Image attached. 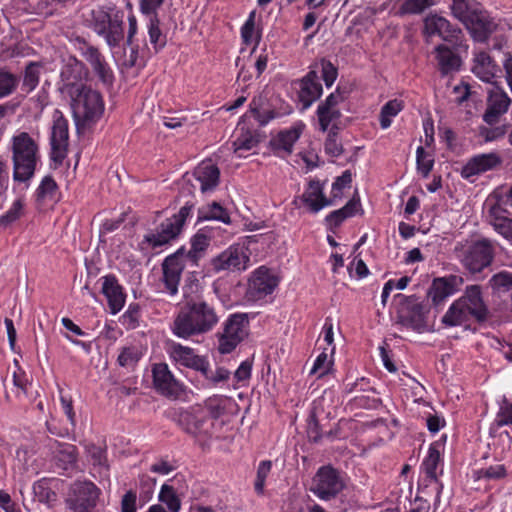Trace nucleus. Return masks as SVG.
Wrapping results in <instances>:
<instances>
[{"mask_svg": "<svg viewBox=\"0 0 512 512\" xmlns=\"http://www.w3.org/2000/svg\"><path fill=\"white\" fill-rule=\"evenodd\" d=\"M203 377L212 385H217L221 382H225L230 377V371L224 367H217L215 372L210 369V363L207 360L206 373H201Z\"/></svg>", "mask_w": 512, "mask_h": 512, "instance_id": "obj_55", "label": "nucleus"}, {"mask_svg": "<svg viewBox=\"0 0 512 512\" xmlns=\"http://www.w3.org/2000/svg\"><path fill=\"white\" fill-rule=\"evenodd\" d=\"M489 310L482 296L480 285H468L463 295L455 300L442 317V323L448 327L460 326L474 318L483 322L488 318Z\"/></svg>", "mask_w": 512, "mask_h": 512, "instance_id": "obj_2", "label": "nucleus"}, {"mask_svg": "<svg viewBox=\"0 0 512 512\" xmlns=\"http://www.w3.org/2000/svg\"><path fill=\"white\" fill-rule=\"evenodd\" d=\"M13 163V180L26 183L33 178L40 159L39 146L27 132L18 131L10 141Z\"/></svg>", "mask_w": 512, "mask_h": 512, "instance_id": "obj_3", "label": "nucleus"}, {"mask_svg": "<svg viewBox=\"0 0 512 512\" xmlns=\"http://www.w3.org/2000/svg\"><path fill=\"white\" fill-rule=\"evenodd\" d=\"M277 279L264 267L258 268L249 283L248 296L258 301L270 295L277 287Z\"/></svg>", "mask_w": 512, "mask_h": 512, "instance_id": "obj_21", "label": "nucleus"}, {"mask_svg": "<svg viewBox=\"0 0 512 512\" xmlns=\"http://www.w3.org/2000/svg\"><path fill=\"white\" fill-rule=\"evenodd\" d=\"M158 499L167 506L169 512H179L181 508V501L172 486L163 484L159 492Z\"/></svg>", "mask_w": 512, "mask_h": 512, "instance_id": "obj_44", "label": "nucleus"}, {"mask_svg": "<svg viewBox=\"0 0 512 512\" xmlns=\"http://www.w3.org/2000/svg\"><path fill=\"white\" fill-rule=\"evenodd\" d=\"M477 474L478 478L501 479L506 476V469L504 465L498 464L480 469Z\"/></svg>", "mask_w": 512, "mask_h": 512, "instance_id": "obj_62", "label": "nucleus"}, {"mask_svg": "<svg viewBox=\"0 0 512 512\" xmlns=\"http://www.w3.org/2000/svg\"><path fill=\"white\" fill-rule=\"evenodd\" d=\"M86 452L88 460L91 462L93 467L98 470L101 475H107L109 466L107 463L106 450L95 444H88L86 446Z\"/></svg>", "mask_w": 512, "mask_h": 512, "instance_id": "obj_40", "label": "nucleus"}, {"mask_svg": "<svg viewBox=\"0 0 512 512\" xmlns=\"http://www.w3.org/2000/svg\"><path fill=\"white\" fill-rule=\"evenodd\" d=\"M322 94V85L318 81V75L315 71H310L301 81L299 98L304 108H308Z\"/></svg>", "mask_w": 512, "mask_h": 512, "instance_id": "obj_30", "label": "nucleus"}, {"mask_svg": "<svg viewBox=\"0 0 512 512\" xmlns=\"http://www.w3.org/2000/svg\"><path fill=\"white\" fill-rule=\"evenodd\" d=\"M507 214L508 211L503 206L501 198H497V201L494 203H488L486 220L493 228L504 221L508 217Z\"/></svg>", "mask_w": 512, "mask_h": 512, "instance_id": "obj_46", "label": "nucleus"}, {"mask_svg": "<svg viewBox=\"0 0 512 512\" xmlns=\"http://www.w3.org/2000/svg\"><path fill=\"white\" fill-rule=\"evenodd\" d=\"M24 209V201L21 198L16 199L11 207L0 216V226L7 227L11 225L13 222L18 220L22 214Z\"/></svg>", "mask_w": 512, "mask_h": 512, "instance_id": "obj_51", "label": "nucleus"}, {"mask_svg": "<svg viewBox=\"0 0 512 512\" xmlns=\"http://www.w3.org/2000/svg\"><path fill=\"white\" fill-rule=\"evenodd\" d=\"M351 182L352 175L350 171H344L342 175L337 177L335 182L332 184V198H340L342 196L343 189L350 187Z\"/></svg>", "mask_w": 512, "mask_h": 512, "instance_id": "obj_58", "label": "nucleus"}, {"mask_svg": "<svg viewBox=\"0 0 512 512\" xmlns=\"http://www.w3.org/2000/svg\"><path fill=\"white\" fill-rule=\"evenodd\" d=\"M437 68L442 76L458 72L462 65L461 57L445 44H439L434 48Z\"/></svg>", "mask_w": 512, "mask_h": 512, "instance_id": "obj_28", "label": "nucleus"}, {"mask_svg": "<svg viewBox=\"0 0 512 512\" xmlns=\"http://www.w3.org/2000/svg\"><path fill=\"white\" fill-rule=\"evenodd\" d=\"M33 491L41 502L49 503L56 498L55 492H53L43 480L34 484Z\"/></svg>", "mask_w": 512, "mask_h": 512, "instance_id": "obj_59", "label": "nucleus"}, {"mask_svg": "<svg viewBox=\"0 0 512 512\" xmlns=\"http://www.w3.org/2000/svg\"><path fill=\"white\" fill-rule=\"evenodd\" d=\"M50 158L57 165L63 164L67 157L69 147L68 121L62 112L55 110L53 113V124L50 133Z\"/></svg>", "mask_w": 512, "mask_h": 512, "instance_id": "obj_12", "label": "nucleus"}, {"mask_svg": "<svg viewBox=\"0 0 512 512\" xmlns=\"http://www.w3.org/2000/svg\"><path fill=\"white\" fill-rule=\"evenodd\" d=\"M451 11L455 18L465 24L470 17L468 0H453Z\"/></svg>", "mask_w": 512, "mask_h": 512, "instance_id": "obj_60", "label": "nucleus"}, {"mask_svg": "<svg viewBox=\"0 0 512 512\" xmlns=\"http://www.w3.org/2000/svg\"><path fill=\"white\" fill-rule=\"evenodd\" d=\"M260 142L259 136L250 130L239 131L236 139L233 141L234 152L239 156H243V152H247L255 148Z\"/></svg>", "mask_w": 512, "mask_h": 512, "instance_id": "obj_37", "label": "nucleus"}, {"mask_svg": "<svg viewBox=\"0 0 512 512\" xmlns=\"http://www.w3.org/2000/svg\"><path fill=\"white\" fill-rule=\"evenodd\" d=\"M511 103L508 95L498 86H494L489 92L486 111L483 115L484 121L493 125L498 122L501 115L507 112Z\"/></svg>", "mask_w": 512, "mask_h": 512, "instance_id": "obj_26", "label": "nucleus"}, {"mask_svg": "<svg viewBox=\"0 0 512 512\" xmlns=\"http://www.w3.org/2000/svg\"><path fill=\"white\" fill-rule=\"evenodd\" d=\"M56 458L63 463V468L73 467L78 458L76 446L68 443H59L56 451Z\"/></svg>", "mask_w": 512, "mask_h": 512, "instance_id": "obj_42", "label": "nucleus"}, {"mask_svg": "<svg viewBox=\"0 0 512 512\" xmlns=\"http://www.w3.org/2000/svg\"><path fill=\"white\" fill-rule=\"evenodd\" d=\"M464 284V278L460 275H448L435 278L428 290V297L434 305L442 304L449 296L456 293Z\"/></svg>", "mask_w": 512, "mask_h": 512, "instance_id": "obj_17", "label": "nucleus"}, {"mask_svg": "<svg viewBox=\"0 0 512 512\" xmlns=\"http://www.w3.org/2000/svg\"><path fill=\"white\" fill-rule=\"evenodd\" d=\"M304 127L305 125L299 122L288 129L279 131L273 136L269 142L273 153L282 158L289 156L293 152L294 144L300 138Z\"/></svg>", "mask_w": 512, "mask_h": 512, "instance_id": "obj_16", "label": "nucleus"}, {"mask_svg": "<svg viewBox=\"0 0 512 512\" xmlns=\"http://www.w3.org/2000/svg\"><path fill=\"white\" fill-rule=\"evenodd\" d=\"M148 35L150 43L153 45L156 52L161 50L166 45V35L162 33L159 27V19L157 15H153L150 18L148 25Z\"/></svg>", "mask_w": 512, "mask_h": 512, "instance_id": "obj_45", "label": "nucleus"}, {"mask_svg": "<svg viewBox=\"0 0 512 512\" xmlns=\"http://www.w3.org/2000/svg\"><path fill=\"white\" fill-rule=\"evenodd\" d=\"M210 244V236L206 235L203 230H199L191 238V248L201 254L205 255V252Z\"/></svg>", "mask_w": 512, "mask_h": 512, "instance_id": "obj_61", "label": "nucleus"}, {"mask_svg": "<svg viewBox=\"0 0 512 512\" xmlns=\"http://www.w3.org/2000/svg\"><path fill=\"white\" fill-rule=\"evenodd\" d=\"M203 220H217L225 224H230L231 219L227 210L219 203L213 202L203 206L198 211V221Z\"/></svg>", "mask_w": 512, "mask_h": 512, "instance_id": "obj_38", "label": "nucleus"}, {"mask_svg": "<svg viewBox=\"0 0 512 512\" xmlns=\"http://www.w3.org/2000/svg\"><path fill=\"white\" fill-rule=\"evenodd\" d=\"M109 10L98 6L90 11V27L100 36L104 37L110 47L118 46L123 39L122 20L115 15L111 17Z\"/></svg>", "mask_w": 512, "mask_h": 512, "instance_id": "obj_6", "label": "nucleus"}, {"mask_svg": "<svg viewBox=\"0 0 512 512\" xmlns=\"http://www.w3.org/2000/svg\"><path fill=\"white\" fill-rule=\"evenodd\" d=\"M180 424L186 432L200 439H208L212 435L213 422L202 413L183 412Z\"/></svg>", "mask_w": 512, "mask_h": 512, "instance_id": "obj_25", "label": "nucleus"}, {"mask_svg": "<svg viewBox=\"0 0 512 512\" xmlns=\"http://www.w3.org/2000/svg\"><path fill=\"white\" fill-rule=\"evenodd\" d=\"M194 176L200 182L201 191L206 192L218 185L220 171L211 161H203L196 167Z\"/></svg>", "mask_w": 512, "mask_h": 512, "instance_id": "obj_33", "label": "nucleus"}, {"mask_svg": "<svg viewBox=\"0 0 512 512\" xmlns=\"http://www.w3.org/2000/svg\"><path fill=\"white\" fill-rule=\"evenodd\" d=\"M256 12L251 11L243 26L241 27V38L244 44L249 45L252 42L258 45L261 39V33L255 29Z\"/></svg>", "mask_w": 512, "mask_h": 512, "instance_id": "obj_43", "label": "nucleus"}, {"mask_svg": "<svg viewBox=\"0 0 512 512\" xmlns=\"http://www.w3.org/2000/svg\"><path fill=\"white\" fill-rule=\"evenodd\" d=\"M422 33L427 43L430 42L432 37L438 36L443 41L456 46H460L463 36L460 28L453 26L446 18L433 13L424 18Z\"/></svg>", "mask_w": 512, "mask_h": 512, "instance_id": "obj_11", "label": "nucleus"}, {"mask_svg": "<svg viewBox=\"0 0 512 512\" xmlns=\"http://www.w3.org/2000/svg\"><path fill=\"white\" fill-rule=\"evenodd\" d=\"M40 76V68L36 63H30L25 70L22 88L27 92L33 91L38 83Z\"/></svg>", "mask_w": 512, "mask_h": 512, "instance_id": "obj_52", "label": "nucleus"}, {"mask_svg": "<svg viewBox=\"0 0 512 512\" xmlns=\"http://www.w3.org/2000/svg\"><path fill=\"white\" fill-rule=\"evenodd\" d=\"M272 468V462L270 460L261 461L257 468V475L254 484L255 491L258 494H263L265 481L268 475L270 474Z\"/></svg>", "mask_w": 512, "mask_h": 512, "instance_id": "obj_54", "label": "nucleus"}, {"mask_svg": "<svg viewBox=\"0 0 512 512\" xmlns=\"http://www.w3.org/2000/svg\"><path fill=\"white\" fill-rule=\"evenodd\" d=\"M100 489L91 481H76L71 485L66 505L72 512H91L96 506Z\"/></svg>", "mask_w": 512, "mask_h": 512, "instance_id": "obj_10", "label": "nucleus"}, {"mask_svg": "<svg viewBox=\"0 0 512 512\" xmlns=\"http://www.w3.org/2000/svg\"><path fill=\"white\" fill-rule=\"evenodd\" d=\"M400 321L404 326L417 332H423L427 328L423 309L420 304H414L407 312L402 311Z\"/></svg>", "mask_w": 512, "mask_h": 512, "instance_id": "obj_34", "label": "nucleus"}, {"mask_svg": "<svg viewBox=\"0 0 512 512\" xmlns=\"http://www.w3.org/2000/svg\"><path fill=\"white\" fill-rule=\"evenodd\" d=\"M334 350L335 347H331L330 352L328 353V349L324 348L315 359L310 374H317L319 378L328 374L333 365L332 355Z\"/></svg>", "mask_w": 512, "mask_h": 512, "instance_id": "obj_41", "label": "nucleus"}, {"mask_svg": "<svg viewBox=\"0 0 512 512\" xmlns=\"http://www.w3.org/2000/svg\"><path fill=\"white\" fill-rule=\"evenodd\" d=\"M167 351L170 358L176 363L200 373H206L207 358L195 354L194 349L176 342H171L168 344Z\"/></svg>", "mask_w": 512, "mask_h": 512, "instance_id": "obj_15", "label": "nucleus"}, {"mask_svg": "<svg viewBox=\"0 0 512 512\" xmlns=\"http://www.w3.org/2000/svg\"><path fill=\"white\" fill-rule=\"evenodd\" d=\"M506 133L505 126H497L493 128L480 127L479 135L485 140V142L495 141L502 138Z\"/></svg>", "mask_w": 512, "mask_h": 512, "instance_id": "obj_63", "label": "nucleus"}, {"mask_svg": "<svg viewBox=\"0 0 512 512\" xmlns=\"http://www.w3.org/2000/svg\"><path fill=\"white\" fill-rule=\"evenodd\" d=\"M248 318L246 314H231L224 322L223 331L218 334V350L221 354L232 352L248 335Z\"/></svg>", "mask_w": 512, "mask_h": 512, "instance_id": "obj_9", "label": "nucleus"}, {"mask_svg": "<svg viewBox=\"0 0 512 512\" xmlns=\"http://www.w3.org/2000/svg\"><path fill=\"white\" fill-rule=\"evenodd\" d=\"M248 262L249 257L244 252L243 247L230 246L212 260V266L216 272L223 270H244Z\"/></svg>", "mask_w": 512, "mask_h": 512, "instance_id": "obj_19", "label": "nucleus"}, {"mask_svg": "<svg viewBox=\"0 0 512 512\" xmlns=\"http://www.w3.org/2000/svg\"><path fill=\"white\" fill-rule=\"evenodd\" d=\"M142 353L136 346L123 347L117 357V363L121 367L133 368L141 359Z\"/></svg>", "mask_w": 512, "mask_h": 512, "instance_id": "obj_48", "label": "nucleus"}, {"mask_svg": "<svg viewBox=\"0 0 512 512\" xmlns=\"http://www.w3.org/2000/svg\"><path fill=\"white\" fill-rule=\"evenodd\" d=\"M345 487L341 473L330 465L320 467L312 480L311 491L319 499L329 501Z\"/></svg>", "mask_w": 512, "mask_h": 512, "instance_id": "obj_8", "label": "nucleus"}, {"mask_svg": "<svg viewBox=\"0 0 512 512\" xmlns=\"http://www.w3.org/2000/svg\"><path fill=\"white\" fill-rule=\"evenodd\" d=\"M492 295L510 307L512 311V273L501 271L494 274L489 282Z\"/></svg>", "mask_w": 512, "mask_h": 512, "instance_id": "obj_29", "label": "nucleus"}, {"mask_svg": "<svg viewBox=\"0 0 512 512\" xmlns=\"http://www.w3.org/2000/svg\"><path fill=\"white\" fill-rule=\"evenodd\" d=\"M416 165L418 172L427 178L434 167V155L419 146L416 150Z\"/></svg>", "mask_w": 512, "mask_h": 512, "instance_id": "obj_47", "label": "nucleus"}, {"mask_svg": "<svg viewBox=\"0 0 512 512\" xmlns=\"http://www.w3.org/2000/svg\"><path fill=\"white\" fill-rule=\"evenodd\" d=\"M192 208L193 204L187 202L180 208L178 213L165 219L157 228L155 233L145 235L144 241L149 243L153 248L168 244L181 233L184 223L190 215Z\"/></svg>", "mask_w": 512, "mask_h": 512, "instance_id": "obj_7", "label": "nucleus"}, {"mask_svg": "<svg viewBox=\"0 0 512 512\" xmlns=\"http://www.w3.org/2000/svg\"><path fill=\"white\" fill-rule=\"evenodd\" d=\"M404 109V102L399 99H392L385 103L379 114L380 127L383 130L388 129L394 117Z\"/></svg>", "mask_w": 512, "mask_h": 512, "instance_id": "obj_39", "label": "nucleus"}, {"mask_svg": "<svg viewBox=\"0 0 512 512\" xmlns=\"http://www.w3.org/2000/svg\"><path fill=\"white\" fill-rule=\"evenodd\" d=\"M435 4L434 0H404L399 8V15L420 14Z\"/></svg>", "mask_w": 512, "mask_h": 512, "instance_id": "obj_50", "label": "nucleus"}, {"mask_svg": "<svg viewBox=\"0 0 512 512\" xmlns=\"http://www.w3.org/2000/svg\"><path fill=\"white\" fill-rule=\"evenodd\" d=\"M441 445L437 442L432 443L429 446L428 454L424 458L422 462V468L427 477L431 480L437 482V467L440 463L441 454H440Z\"/></svg>", "mask_w": 512, "mask_h": 512, "instance_id": "obj_36", "label": "nucleus"}, {"mask_svg": "<svg viewBox=\"0 0 512 512\" xmlns=\"http://www.w3.org/2000/svg\"><path fill=\"white\" fill-rule=\"evenodd\" d=\"M87 75L88 71L84 63L75 57H69L60 73L61 92L65 95H69L70 93L77 92L80 87H85L86 85L83 81L86 79Z\"/></svg>", "mask_w": 512, "mask_h": 512, "instance_id": "obj_13", "label": "nucleus"}, {"mask_svg": "<svg viewBox=\"0 0 512 512\" xmlns=\"http://www.w3.org/2000/svg\"><path fill=\"white\" fill-rule=\"evenodd\" d=\"M183 305L172 323V332L182 339H189L211 332L219 323L220 315L213 303L183 291Z\"/></svg>", "mask_w": 512, "mask_h": 512, "instance_id": "obj_1", "label": "nucleus"}, {"mask_svg": "<svg viewBox=\"0 0 512 512\" xmlns=\"http://www.w3.org/2000/svg\"><path fill=\"white\" fill-rule=\"evenodd\" d=\"M342 101V96L339 93H331L324 102L320 103L317 108V116L321 131L325 132L328 127L332 125L331 129L337 128V122L341 117V111L338 108L339 103Z\"/></svg>", "mask_w": 512, "mask_h": 512, "instance_id": "obj_22", "label": "nucleus"}, {"mask_svg": "<svg viewBox=\"0 0 512 512\" xmlns=\"http://www.w3.org/2000/svg\"><path fill=\"white\" fill-rule=\"evenodd\" d=\"M206 407L217 418L225 411L224 398L222 396L210 397L206 400Z\"/></svg>", "mask_w": 512, "mask_h": 512, "instance_id": "obj_64", "label": "nucleus"}, {"mask_svg": "<svg viewBox=\"0 0 512 512\" xmlns=\"http://www.w3.org/2000/svg\"><path fill=\"white\" fill-rule=\"evenodd\" d=\"M17 85V79L11 73L0 69V98L10 95Z\"/></svg>", "mask_w": 512, "mask_h": 512, "instance_id": "obj_56", "label": "nucleus"}, {"mask_svg": "<svg viewBox=\"0 0 512 512\" xmlns=\"http://www.w3.org/2000/svg\"><path fill=\"white\" fill-rule=\"evenodd\" d=\"M361 204L360 200L356 198H352L350 201L346 203L342 208L331 212L326 217V221L335 227L339 226L345 219L356 215V213L360 210Z\"/></svg>", "mask_w": 512, "mask_h": 512, "instance_id": "obj_35", "label": "nucleus"}, {"mask_svg": "<svg viewBox=\"0 0 512 512\" xmlns=\"http://www.w3.org/2000/svg\"><path fill=\"white\" fill-rule=\"evenodd\" d=\"M100 280L102 281L101 292L107 299L110 313L115 315L120 312L125 305L126 295L123 287L112 274L105 275L101 277Z\"/></svg>", "mask_w": 512, "mask_h": 512, "instance_id": "obj_24", "label": "nucleus"}, {"mask_svg": "<svg viewBox=\"0 0 512 512\" xmlns=\"http://www.w3.org/2000/svg\"><path fill=\"white\" fill-rule=\"evenodd\" d=\"M57 190L58 186L55 180L51 176L44 177L36 190L37 201L45 202L47 200H54Z\"/></svg>", "mask_w": 512, "mask_h": 512, "instance_id": "obj_49", "label": "nucleus"}, {"mask_svg": "<svg viewBox=\"0 0 512 512\" xmlns=\"http://www.w3.org/2000/svg\"><path fill=\"white\" fill-rule=\"evenodd\" d=\"M501 156L496 152L478 154L470 158L461 169V176L470 179L473 176L485 173L500 166Z\"/></svg>", "mask_w": 512, "mask_h": 512, "instance_id": "obj_20", "label": "nucleus"}, {"mask_svg": "<svg viewBox=\"0 0 512 512\" xmlns=\"http://www.w3.org/2000/svg\"><path fill=\"white\" fill-rule=\"evenodd\" d=\"M251 113L260 126L267 125L271 120L280 117V113L273 109H261L257 106L256 100L250 103Z\"/></svg>", "mask_w": 512, "mask_h": 512, "instance_id": "obj_53", "label": "nucleus"}, {"mask_svg": "<svg viewBox=\"0 0 512 512\" xmlns=\"http://www.w3.org/2000/svg\"><path fill=\"white\" fill-rule=\"evenodd\" d=\"M324 147L325 152L332 157H338L342 154V145L339 142L338 133L335 131V129H331L329 131Z\"/></svg>", "mask_w": 512, "mask_h": 512, "instance_id": "obj_57", "label": "nucleus"}, {"mask_svg": "<svg viewBox=\"0 0 512 512\" xmlns=\"http://www.w3.org/2000/svg\"><path fill=\"white\" fill-rule=\"evenodd\" d=\"M474 40L484 42L495 31L497 24L485 11H473L465 23Z\"/></svg>", "mask_w": 512, "mask_h": 512, "instance_id": "obj_23", "label": "nucleus"}, {"mask_svg": "<svg viewBox=\"0 0 512 512\" xmlns=\"http://www.w3.org/2000/svg\"><path fill=\"white\" fill-rule=\"evenodd\" d=\"M153 383L158 392L167 397H178L183 391L182 385L175 379L165 363L153 366Z\"/></svg>", "mask_w": 512, "mask_h": 512, "instance_id": "obj_18", "label": "nucleus"}, {"mask_svg": "<svg viewBox=\"0 0 512 512\" xmlns=\"http://www.w3.org/2000/svg\"><path fill=\"white\" fill-rule=\"evenodd\" d=\"M83 56L91 65L94 73L104 85H111L114 81V74L104 56L93 46H88L83 51Z\"/></svg>", "mask_w": 512, "mask_h": 512, "instance_id": "obj_27", "label": "nucleus"}, {"mask_svg": "<svg viewBox=\"0 0 512 512\" xmlns=\"http://www.w3.org/2000/svg\"><path fill=\"white\" fill-rule=\"evenodd\" d=\"M454 254L462 267L472 275L489 267L496 254L495 242L488 238L457 242Z\"/></svg>", "mask_w": 512, "mask_h": 512, "instance_id": "obj_4", "label": "nucleus"}, {"mask_svg": "<svg viewBox=\"0 0 512 512\" xmlns=\"http://www.w3.org/2000/svg\"><path fill=\"white\" fill-rule=\"evenodd\" d=\"M67 96L71 101L72 113L78 130L94 124L101 118L104 112V102L98 91L85 86Z\"/></svg>", "mask_w": 512, "mask_h": 512, "instance_id": "obj_5", "label": "nucleus"}, {"mask_svg": "<svg viewBox=\"0 0 512 512\" xmlns=\"http://www.w3.org/2000/svg\"><path fill=\"white\" fill-rule=\"evenodd\" d=\"M181 252H175L167 256L162 263L161 282L164 286L163 292L174 296L178 293V286L184 270V263L181 260Z\"/></svg>", "mask_w": 512, "mask_h": 512, "instance_id": "obj_14", "label": "nucleus"}, {"mask_svg": "<svg viewBox=\"0 0 512 512\" xmlns=\"http://www.w3.org/2000/svg\"><path fill=\"white\" fill-rule=\"evenodd\" d=\"M302 201L310 208L311 212L317 213L322 208L330 206L333 199H327L319 181H310L307 189L301 196Z\"/></svg>", "mask_w": 512, "mask_h": 512, "instance_id": "obj_31", "label": "nucleus"}, {"mask_svg": "<svg viewBox=\"0 0 512 512\" xmlns=\"http://www.w3.org/2000/svg\"><path fill=\"white\" fill-rule=\"evenodd\" d=\"M498 71V67L491 58V56L485 52L480 51L475 53L473 59L472 72L476 77L484 82H492Z\"/></svg>", "mask_w": 512, "mask_h": 512, "instance_id": "obj_32", "label": "nucleus"}]
</instances>
